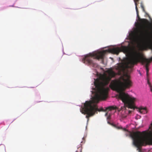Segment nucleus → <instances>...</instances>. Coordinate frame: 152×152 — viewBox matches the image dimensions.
Here are the masks:
<instances>
[{
	"instance_id": "obj_1",
	"label": "nucleus",
	"mask_w": 152,
	"mask_h": 152,
	"mask_svg": "<svg viewBox=\"0 0 152 152\" xmlns=\"http://www.w3.org/2000/svg\"><path fill=\"white\" fill-rule=\"evenodd\" d=\"M108 75H102L100 77V80H97L95 81L94 85L97 90V93L92 101H86L84 106L80 109L81 112L84 115L87 114L86 117L89 118L95 113L97 111H100L95 103H98L101 100L105 99L107 97L108 92L109 88H105V86L107 85L112 77H114L116 73L112 69L107 71Z\"/></svg>"
},
{
	"instance_id": "obj_2",
	"label": "nucleus",
	"mask_w": 152,
	"mask_h": 152,
	"mask_svg": "<svg viewBox=\"0 0 152 152\" xmlns=\"http://www.w3.org/2000/svg\"><path fill=\"white\" fill-rule=\"evenodd\" d=\"M130 76L126 74L122 77V81L111 85V88L119 93L118 97L122 100L124 105L128 108H134V103L135 98L124 92L126 88L132 86V82L130 80Z\"/></svg>"
},
{
	"instance_id": "obj_3",
	"label": "nucleus",
	"mask_w": 152,
	"mask_h": 152,
	"mask_svg": "<svg viewBox=\"0 0 152 152\" xmlns=\"http://www.w3.org/2000/svg\"><path fill=\"white\" fill-rule=\"evenodd\" d=\"M123 50L125 52L128 54H131L130 57L127 59L125 63V66L126 68H132L134 65L138 62H141L143 64H145V66L146 71V75H148L149 69L148 66L150 64V61L147 58H145L142 53L139 51L134 50L131 53L130 49L127 47H124Z\"/></svg>"
},
{
	"instance_id": "obj_4",
	"label": "nucleus",
	"mask_w": 152,
	"mask_h": 152,
	"mask_svg": "<svg viewBox=\"0 0 152 152\" xmlns=\"http://www.w3.org/2000/svg\"><path fill=\"white\" fill-rule=\"evenodd\" d=\"M129 136L133 139V144L137 148L138 152H142L141 147L147 145H152V133L143 132H129Z\"/></svg>"
},
{
	"instance_id": "obj_5",
	"label": "nucleus",
	"mask_w": 152,
	"mask_h": 152,
	"mask_svg": "<svg viewBox=\"0 0 152 152\" xmlns=\"http://www.w3.org/2000/svg\"><path fill=\"white\" fill-rule=\"evenodd\" d=\"M121 50V48L118 47L109 49L97 53H90L85 56L83 58L82 61L85 64L92 65L94 67H96L97 66V64L94 62L93 59H101L102 62L103 63L104 61V56L107 52L118 55Z\"/></svg>"
},
{
	"instance_id": "obj_6",
	"label": "nucleus",
	"mask_w": 152,
	"mask_h": 152,
	"mask_svg": "<svg viewBox=\"0 0 152 152\" xmlns=\"http://www.w3.org/2000/svg\"><path fill=\"white\" fill-rule=\"evenodd\" d=\"M140 0H134L135 6V9L137 14V16L139 17V11L137 7V5L138 4V2Z\"/></svg>"
},
{
	"instance_id": "obj_7",
	"label": "nucleus",
	"mask_w": 152,
	"mask_h": 152,
	"mask_svg": "<svg viewBox=\"0 0 152 152\" xmlns=\"http://www.w3.org/2000/svg\"><path fill=\"white\" fill-rule=\"evenodd\" d=\"M140 112L142 114H145L147 113V109L146 108H141L139 109Z\"/></svg>"
},
{
	"instance_id": "obj_8",
	"label": "nucleus",
	"mask_w": 152,
	"mask_h": 152,
	"mask_svg": "<svg viewBox=\"0 0 152 152\" xmlns=\"http://www.w3.org/2000/svg\"><path fill=\"white\" fill-rule=\"evenodd\" d=\"M82 145L81 144H80L79 146H77V150H75V152H82Z\"/></svg>"
},
{
	"instance_id": "obj_9",
	"label": "nucleus",
	"mask_w": 152,
	"mask_h": 152,
	"mask_svg": "<svg viewBox=\"0 0 152 152\" xmlns=\"http://www.w3.org/2000/svg\"><path fill=\"white\" fill-rule=\"evenodd\" d=\"M115 107L113 106H110L107 107L105 110V111H107V110H113L115 109Z\"/></svg>"
},
{
	"instance_id": "obj_10",
	"label": "nucleus",
	"mask_w": 152,
	"mask_h": 152,
	"mask_svg": "<svg viewBox=\"0 0 152 152\" xmlns=\"http://www.w3.org/2000/svg\"><path fill=\"white\" fill-rule=\"evenodd\" d=\"M141 7L142 10L143 12H145V10L144 9V5L142 2L140 3Z\"/></svg>"
},
{
	"instance_id": "obj_11",
	"label": "nucleus",
	"mask_w": 152,
	"mask_h": 152,
	"mask_svg": "<svg viewBox=\"0 0 152 152\" xmlns=\"http://www.w3.org/2000/svg\"><path fill=\"white\" fill-rule=\"evenodd\" d=\"M110 116L109 115L108 116H107V119L108 120H110Z\"/></svg>"
},
{
	"instance_id": "obj_12",
	"label": "nucleus",
	"mask_w": 152,
	"mask_h": 152,
	"mask_svg": "<svg viewBox=\"0 0 152 152\" xmlns=\"http://www.w3.org/2000/svg\"><path fill=\"white\" fill-rule=\"evenodd\" d=\"M145 12V14L146 15H148L149 17H150L149 15H148V13H147V12H146L145 11V12Z\"/></svg>"
},
{
	"instance_id": "obj_13",
	"label": "nucleus",
	"mask_w": 152,
	"mask_h": 152,
	"mask_svg": "<svg viewBox=\"0 0 152 152\" xmlns=\"http://www.w3.org/2000/svg\"><path fill=\"white\" fill-rule=\"evenodd\" d=\"M131 112H132V111L129 110V111H128V113H129V114H130Z\"/></svg>"
},
{
	"instance_id": "obj_14",
	"label": "nucleus",
	"mask_w": 152,
	"mask_h": 152,
	"mask_svg": "<svg viewBox=\"0 0 152 152\" xmlns=\"http://www.w3.org/2000/svg\"><path fill=\"white\" fill-rule=\"evenodd\" d=\"M107 114H108V113H106V114H105V116H107Z\"/></svg>"
},
{
	"instance_id": "obj_15",
	"label": "nucleus",
	"mask_w": 152,
	"mask_h": 152,
	"mask_svg": "<svg viewBox=\"0 0 152 152\" xmlns=\"http://www.w3.org/2000/svg\"><path fill=\"white\" fill-rule=\"evenodd\" d=\"M151 92H152V88H151Z\"/></svg>"
},
{
	"instance_id": "obj_16",
	"label": "nucleus",
	"mask_w": 152,
	"mask_h": 152,
	"mask_svg": "<svg viewBox=\"0 0 152 152\" xmlns=\"http://www.w3.org/2000/svg\"><path fill=\"white\" fill-rule=\"evenodd\" d=\"M151 126H152V123L151 124Z\"/></svg>"
},
{
	"instance_id": "obj_17",
	"label": "nucleus",
	"mask_w": 152,
	"mask_h": 152,
	"mask_svg": "<svg viewBox=\"0 0 152 152\" xmlns=\"http://www.w3.org/2000/svg\"><path fill=\"white\" fill-rule=\"evenodd\" d=\"M108 123L110 124V123H109V122H108Z\"/></svg>"
},
{
	"instance_id": "obj_18",
	"label": "nucleus",
	"mask_w": 152,
	"mask_h": 152,
	"mask_svg": "<svg viewBox=\"0 0 152 152\" xmlns=\"http://www.w3.org/2000/svg\"><path fill=\"white\" fill-rule=\"evenodd\" d=\"M124 130H126V129H124Z\"/></svg>"
}]
</instances>
